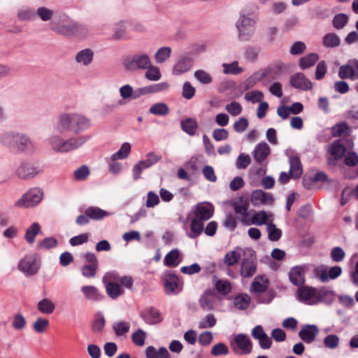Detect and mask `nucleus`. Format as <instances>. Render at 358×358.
Wrapping results in <instances>:
<instances>
[{"instance_id": "f257e3e1", "label": "nucleus", "mask_w": 358, "mask_h": 358, "mask_svg": "<svg viewBox=\"0 0 358 358\" xmlns=\"http://www.w3.org/2000/svg\"><path fill=\"white\" fill-rule=\"evenodd\" d=\"M91 127L90 120L78 113H64L58 118L56 130L59 133L71 131L78 134Z\"/></svg>"}, {"instance_id": "f03ea898", "label": "nucleus", "mask_w": 358, "mask_h": 358, "mask_svg": "<svg viewBox=\"0 0 358 358\" xmlns=\"http://www.w3.org/2000/svg\"><path fill=\"white\" fill-rule=\"evenodd\" d=\"M214 213V207L208 203H199L193 208L194 217L190 221V231L187 235L194 239L203 231L204 222L210 219Z\"/></svg>"}, {"instance_id": "7ed1b4c3", "label": "nucleus", "mask_w": 358, "mask_h": 358, "mask_svg": "<svg viewBox=\"0 0 358 358\" xmlns=\"http://www.w3.org/2000/svg\"><path fill=\"white\" fill-rule=\"evenodd\" d=\"M89 138L88 136H78L64 140L60 136L55 135L49 139V142L55 152L66 153L80 148Z\"/></svg>"}, {"instance_id": "20e7f679", "label": "nucleus", "mask_w": 358, "mask_h": 358, "mask_svg": "<svg viewBox=\"0 0 358 358\" xmlns=\"http://www.w3.org/2000/svg\"><path fill=\"white\" fill-rule=\"evenodd\" d=\"M256 10H257V8L255 6L252 13H249L246 9L242 10L240 18L236 22L240 40L249 41L255 33L257 21Z\"/></svg>"}, {"instance_id": "39448f33", "label": "nucleus", "mask_w": 358, "mask_h": 358, "mask_svg": "<svg viewBox=\"0 0 358 358\" xmlns=\"http://www.w3.org/2000/svg\"><path fill=\"white\" fill-rule=\"evenodd\" d=\"M230 347L236 355L244 356L252 352L253 344L249 336L245 334H238L231 340Z\"/></svg>"}, {"instance_id": "423d86ee", "label": "nucleus", "mask_w": 358, "mask_h": 358, "mask_svg": "<svg viewBox=\"0 0 358 358\" xmlns=\"http://www.w3.org/2000/svg\"><path fill=\"white\" fill-rule=\"evenodd\" d=\"M43 192L38 188H32L28 190L14 204L15 207L20 208H33L42 200Z\"/></svg>"}, {"instance_id": "0eeeda50", "label": "nucleus", "mask_w": 358, "mask_h": 358, "mask_svg": "<svg viewBox=\"0 0 358 358\" xmlns=\"http://www.w3.org/2000/svg\"><path fill=\"white\" fill-rule=\"evenodd\" d=\"M125 69L129 71L145 70L151 65V60L145 54H136L126 57L123 61Z\"/></svg>"}, {"instance_id": "6e6552de", "label": "nucleus", "mask_w": 358, "mask_h": 358, "mask_svg": "<svg viewBox=\"0 0 358 358\" xmlns=\"http://www.w3.org/2000/svg\"><path fill=\"white\" fill-rule=\"evenodd\" d=\"M43 172L42 166L29 161H24L17 167L15 174L22 180H30Z\"/></svg>"}, {"instance_id": "1a4fd4ad", "label": "nucleus", "mask_w": 358, "mask_h": 358, "mask_svg": "<svg viewBox=\"0 0 358 358\" xmlns=\"http://www.w3.org/2000/svg\"><path fill=\"white\" fill-rule=\"evenodd\" d=\"M231 206L236 215V218L239 220L243 225H246L250 216V212L249 211V199L247 196H240L232 202Z\"/></svg>"}, {"instance_id": "9d476101", "label": "nucleus", "mask_w": 358, "mask_h": 358, "mask_svg": "<svg viewBox=\"0 0 358 358\" xmlns=\"http://www.w3.org/2000/svg\"><path fill=\"white\" fill-rule=\"evenodd\" d=\"M296 298L306 304L313 305L321 300V295L316 288L303 286L297 289Z\"/></svg>"}, {"instance_id": "9b49d317", "label": "nucleus", "mask_w": 358, "mask_h": 358, "mask_svg": "<svg viewBox=\"0 0 358 358\" xmlns=\"http://www.w3.org/2000/svg\"><path fill=\"white\" fill-rule=\"evenodd\" d=\"M40 268V264L35 255H26L20 261L18 269L27 275L36 274Z\"/></svg>"}, {"instance_id": "f8f14e48", "label": "nucleus", "mask_w": 358, "mask_h": 358, "mask_svg": "<svg viewBox=\"0 0 358 358\" xmlns=\"http://www.w3.org/2000/svg\"><path fill=\"white\" fill-rule=\"evenodd\" d=\"M338 76L341 79H358V60H351L348 64L341 66Z\"/></svg>"}, {"instance_id": "ddd939ff", "label": "nucleus", "mask_w": 358, "mask_h": 358, "mask_svg": "<svg viewBox=\"0 0 358 358\" xmlns=\"http://www.w3.org/2000/svg\"><path fill=\"white\" fill-rule=\"evenodd\" d=\"M320 329L315 324H304L299 331V337L305 343L310 344L316 341Z\"/></svg>"}, {"instance_id": "4468645a", "label": "nucleus", "mask_w": 358, "mask_h": 358, "mask_svg": "<svg viewBox=\"0 0 358 358\" xmlns=\"http://www.w3.org/2000/svg\"><path fill=\"white\" fill-rule=\"evenodd\" d=\"M252 336L257 340L262 349H269L272 345V339L264 331L261 325L255 326L251 332Z\"/></svg>"}, {"instance_id": "2eb2a0df", "label": "nucleus", "mask_w": 358, "mask_h": 358, "mask_svg": "<svg viewBox=\"0 0 358 358\" xmlns=\"http://www.w3.org/2000/svg\"><path fill=\"white\" fill-rule=\"evenodd\" d=\"M217 299V294L213 289H206L200 296L199 303L205 311H210L214 309Z\"/></svg>"}, {"instance_id": "dca6fc26", "label": "nucleus", "mask_w": 358, "mask_h": 358, "mask_svg": "<svg viewBox=\"0 0 358 358\" xmlns=\"http://www.w3.org/2000/svg\"><path fill=\"white\" fill-rule=\"evenodd\" d=\"M164 288L167 294H177L181 292L182 285L178 277L174 273H169L164 280Z\"/></svg>"}, {"instance_id": "f3484780", "label": "nucleus", "mask_w": 358, "mask_h": 358, "mask_svg": "<svg viewBox=\"0 0 358 358\" xmlns=\"http://www.w3.org/2000/svg\"><path fill=\"white\" fill-rule=\"evenodd\" d=\"M273 216L271 213H267L265 210H260L259 212L255 213L250 216L246 225L250 226L252 224L261 226L264 224H267L271 222H273Z\"/></svg>"}, {"instance_id": "a211bd4d", "label": "nucleus", "mask_w": 358, "mask_h": 358, "mask_svg": "<svg viewBox=\"0 0 358 358\" xmlns=\"http://www.w3.org/2000/svg\"><path fill=\"white\" fill-rule=\"evenodd\" d=\"M290 85L298 90L308 91L312 89L310 80L302 73H296L290 77Z\"/></svg>"}, {"instance_id": "6ab92c4d", "label": "nucleus", "mask_w": 358, "mask_h": 358, "mask_svg": "<svg viewBox=\"0 0 358 358\" xmlns=\"http://www.w3.org/2000/svg\"><path fill=\"white\" fill-rule=\"evenodd\" d=\"M274 199L271 193L262 189H256L252 193L251 202L254 206L271 205Z\"/></svg>"}, {"instance_id": "aec40b11", "label": "nucleus", "mask_w": 358, "mask_h": 358, "mask_svg": "<svg viewBox=\"0 0 358 358\" xmlns=\"http://www.w3.org/2000/svg\"><path fill=\"white\" fill-rule=\"evenodd\" d=\"M257 271V262L255 257L251 255L247 258H244L241 266V274L244 278L252 276Z\"/></svg>"}, {"instance_id": "412c9836", "label": "nucleus", "mask_w": 358, "mask_h": 358, "mask_svg": "<svg viewBox=\"0 0 358 358\" xmlns=\"http://www.w3.org/2000/svg\"><path fill=\"white\" fill-rule=\"evenodd\" d=\"M141 317L148 324H155L161 322L162 320L160 312L153 307L146 308L142 310Z\"/></svg>"}, {"instance_id": "4be33fe9", "label": "nucleus", "mask_w": 358, "mask_h": 358, "mask_svg": "<svg viewBox=\"0 0 358 358\" xmlns=\"http://www.w3.org/2000/svg\"><path fill=\"white\" fill-rule=\"evenodd\" d=\"M193 66V59L187 56H182L178 59L173 67L172 73L179 76L189 71Z\"/></svg>"}, {"instance_id": "5701e85b", "label": "nucleus", "mask_w": 358, "mask_h": 358, "mask_svg": "<svg viewBox=\"0 0 358 358\" xmlns=\"http://www.w3.org/2000/svg\"><path fill=\"white\" fill-rule=\"evenodd\" d=\"M106 286V290L109 296L113 299H115L120 296L122 295L124 292V289L119 283L109 278L106 281H103Z\"/></svg>"}, {"instance_id": "b1692460", "label": "nucleus", "mask_w": 358, "mask_h": 358, "mask_svg": "<svg viewBox=\"0 0 358 358\" xmlns=\"http://www.w3.org/2000/svg\"><path fill=\"white\" fill-rule=\"evenodd\" d=\"M290 281L296 286L301 287L305 282V268L301 266L292 267L289 273Z\"/></svg>"}, {"instance_id": "393cba45", "label": "nucleus", "mask_w": 358, "mask_h": 358, "mask_svg": "<svg viewBox=\"0 0 358 358\" xmlns=\"http://www.w3.org/2000/svg\"><path fill=\"white\" fill-rule=\"evenodd\" d=\"M109 278L116 280V282L119 283L122 287H124L127 289L132 288L134 281L131 276H120L115 272H108L103 275L102 280L106 281Z\"/></svg>"}, {"instance_id": "a878e982", "label": "nucleus", "mask_w": 358, "mask_h": 358, "mask_svg": "<svg viewBox=\"0 0 358 358\" xmlns=\"http://www.w3.org/2000/svg\"><path fill=\"white\" fill-rule=\"evenodd\" d=\"M271 152L270 147L265 142L257 144L253 151V156L256 162L259 164L263 162Z\"/></svg>"}, {"instance_id": "bb28decb", "label": "nucleus", "mask_w": 358, "mask_h": 358, "mask_svg": "<svg viewBox=\"0 0 358 358\" xmlns=\"http://www.w3.org/2000/svg\"><path fill=\"white\" fill-rule=\"evenodd\" d=\"M81 292L87 300L92 301H99L104 297L98 289L92 285L83 286Z\"/></svg>"}, {"instance_id": "cd10ccee", "label": "nucleus", "mask_w": 358, "mask_h": 358, "mask_svg": "<svg viewBox=\"0 0 358 358\" xmlns=\"http://www.w3.org/2000/svg\"><path fill=\"white\" fill-rule=\"evenodd\" d=\"M18 134L19 132L13 131L4 132L0 136L1 144L9 150H13Z\"/></svg>"}, {"instance_id": "c85d7f7f", "label": "nucleus", "mask_w": 358, "mask_h": 358, "mask_svg": "<svg viewBox=\"0 0 358 358\" xmlns=\"http://www.w3.org/2000/svg\"><path fill=\"white\" fill-rule=\"evenodd\" d=\"M180 255V252L176 248L171 250L164 257V264L169 267L177 266L182 262Z\"/></svg>"}, {"instance_id": "c756f323", "label": "nucleus", "mask_w": 358, "mask_h": 358, "mask_svg": "<svg viewBox=\"0 0 358 358\" xmlns=\"http://www.w3.org/2000/svg\"><path fill=\"white\" fill-rule=\"evenodd\" d=\"M320 56L317 53H309L299 59V66L301 69L305 70L313 66L319 60Z\"/></svg>"}, {"instance_id": "7c9ffc66", "label": "nucleus", "mask_w": 358, "mask_h": 358, "mask_svg": "<svg viewBox=\"0 0 358 358\" xmlns=\"http://www.w3.org/2000/svg\"><path fill=\"white\" fill-rule=\"evenodd\" d=\"M289 174L292 178H299L302 173V166L300 159L297 156L289 157Z\"/></svg>"}, {"instance_id": "2f4dec72", "label": "nucleus", "mask_w": 358, "mask_h": 358, "mask_svg": "<svg viewBox=\"0 0 358 358\" xmlns=\"http://www.w3.org/2000/svg\"><path fill=\"white\" fill-rule=\"evenodd\" d=\"M94 52L90 48H86L78 52L76 56V61L77 63L84 66H88L93 60Z\"/></svg>"}, {"instance_id": "473e14b6", "label": "nucleus", "mask_w": 358, "mask_h": 358, "mask_svg": "<svg viewBox=\"0 0 358 358\" xmlns=\"http://www.w3.org/2000/svg\"><path fill=\"white\" fill-rule=\"evenodd\" d=\"M268 281L264 276L258 275L251 284V291L256 294H261L266 291Z\"/></svg>"}, {"instance_id": "72a5a7b5", "label": "nucleus", "mask_w": 358, "mask_h": 358, "mask_svg": "<svg viewBox=\"0 0 358 358\" xmlns=\"http://www.w3.org/2000/svg\"><path fill=\"white\" fill-rule=\"evenodd\" d=\"M181 129L189 136L196 134L198 129L197 121L194 118H185L180 122Z\"/></svg>"}, {"instance_id": "f704fd0d", "label": "nucleus", "mask_w": 358, "mask_h": 358, "mask_svg": "<svg viewBox=\"0 0 358 358\" xmlns=\"http://www.w3.org/2000/svg\"><path fill=\"white\" fill-rule=\"evenodd\" d=\"M85 213L90 217V220H100L110 215L108 212L96 206L87 208Z\"/></svg>"}, {"instance_id": "c9c22d12", "label": "nucleus", "mask_w": 358, "mask_h": 358, "mask_svg": "<svg viewBox=\"0 0 358 358\" xmlns=\"http://www.w3.org/2000/svg\"><path fill=\"white\" fill-rule=\"evenodd\" d=\"M20 140L21 143L18 150L19 152L31 154L35 151L36 145L28 136L22 133Z\"/></svg>"}, {"instance_id": "e433bc0d", "label": "nucleus", "mask_w": 358, "mask_h": 358, "mask_svg": "<svg viewBox=\"0 0 358 358\" xmlns=\"http://www.w3.org/2000/svg\"><path fill=\"white\" fill-rule=\"evenodd\" d=\"M37 309L43 314L50 315L55 309V304L50 299L44 298L38 302Z\"/></svg>"}, {"instance_id": "4c0bfd02", "label": "nucleus", "mask_w": 358, "mask_h": 358, "mask_svg": "<svg viewBox=\"0 0 358 358\" xmlns=\"http://www.w3.org/2000/svg\"><path fill=\"white\" fill-rule=\"evenodd\" d=\"M346 149L340 140L333 142L329 148V152L336 159H341Z\"/></svg>"}, {"instance_id": "58836bf2", "label": "nucleus", "mask_w": 358, "mask_h": 358, "mask_svg": "<svg viewBox=\"0 0 358 358\" xmlns=\"http://www.w3.org/2000/svg\"><path fill=\"white\" fill-rule=\"evenodd\" d=\"M341 43L340 37L335 33H328L322 37V44L325 48H334Z\"/></svg>"}, {"instance_id": "ea45409f", "label": "nucleus", "mask_w": 358, "mask_h": 358, "mask_svg": "<svg viewBox=\"0 0 358 358\" xmlns=\"http://www.w3.org/2000/svg\"><path fill=\"white\" fill-rule=\"evenodd\" d=\"M41 228L38 222H34L26 230L24 238L29 244H32L35 241V237L41 232Z\"/></svg>"}, {"instance_id": "a19ab883", "label": "nucleus", "mask_w": 358, "mask_h": 358, "mask_svg": "<svg viewBox=\"0 0 358 358\" xmlns=\"http://www.w3.org/2000/svg\"><path fill=\"white\" fill-rule=\"evenodd\" d=\"M74 29V22L69 24H62L52 27V29L56 33L64 36H73Z\"/></svg>"}, {"instance_id": "79ce46f5", "label": "nucleus", "mask_w": 358, "mask_h": 358, "mask_svg": "<svg viewBox=\"0 0 358 358\" xmlns=\"http://www.w3.org/2000/svg\"><path fill=\"white\" fill-rule=\"evenodd\" d=\"M250 297L248 294H239L234 298V303L236 308L245 310L250 303Z\"/></svg>"}, {"instance_id": "37998d69", "label": "nucleus", "mask_w": 358, "mask_h": 358, "mask_svg": "<svg viewBox=\"0 0 358 358\" xmlns=\"http://www.w3.org/2000/svg\"><path fill=\"white\" fill-rule=\"evenodd\" d=\"M131 152V145L129 143H124L119 150L112 155L111 160L124 159L128 157Z\"/></svg>"}, {"instance_id": "c03bdc74", "label": "nucleus", "mask_w": 358, "mask_h": 358, "mask_svg": "<svg viewBox=\"0 0 358 358\" xmlns=\"http://www.w3.org/2000/svg\"><path fill=\"white\" fill-rule=\"evenodd\" d=\"M149 112L153 115L164 116L169 113V108L164 103H157L150 108Z\"/></svg>"}, {"instance_id": "a18cd8bd", "label": "nucleus", "mask_w": 358, "mask_h": 358, "mask_svg": "<svg viewBox=\"0 0 358 358\" xmlns=\"http://www.w3.org/2000/svg\"><path fill=\"white\" fill-rule=\"evenodd\" d=\"M112 327L115 335L120 336L129 332L130 329V324L127 322L120 321L115 322Z\"/></svg>"}, {"instance_id": "49530a36", "label": "nucleus", "mask_w": 358, "mask_h": 358, "mask_svg": "<svg viewBox=\"0 0 358 358\" xmlns=\"http://www.w3.org/2000/svg\"><path fill=\"white\" fill-rule=\"evenodd\" d=\"M268 238L272 241L280 240L282 236V231L277 228L272 222L267 225Z\"/></svg>"}, {"instance_id": "de8ad7c7", "label": "nucleus", "mask_w": 358, "mask_h": 358, "mask_svg": "<svg viewBox=\"0 0 358 358\" xmlns=\"http://www.w3.org/2000/svg\"><path fill=\"white\" fill-rule=\"evenodd\" d=\"M171 53V48L170 47L160 48L155 55V59L157 63H163L168 59Z\"/></svg>"}, {"instance_id": "09e8293b", "label": "nucleus", "mask_w": 358, "mask_h": 358, "mask_svg": "<svg viewBox=\"0 0 358 358\" xmlns=\"http://www.w3.org/2000/svg\"><path fill=\"white\" fill-rule=\"evenodd\" d=\"M105 323L106 320L102 313H96L92 324V331L94 333L101 332L105 326Z\"/></svg>"}, {"instance_id": "8fccbe9b", "label": "nucleus", "mask_w": 358, "mask_h": 358, "mask_svg": "<svg viewBox=\"0 0 358 358\" xmlns=\"http://www.w3.org/2000/svg\"><path fill=\"white\" fill-rule=\"evenodd\" d=\"M147 71L145 73V77L149 80L157 81L161 77L162 74L159 69L157 66H152V64L146 69Z\"/></svg>"}, {"instance_id": "3c124183", "label": "nucleus", "mask_w": 358, "mask_h": 358, "mask_svg": "<svg viewBox=\"0 0 358 358\" xmlns=\"http://www.w3.org/2000/svg\"><path fill=\"white\" fill-rule=\"evenodd\" d=\"M348 22V16L345 13H339L336 15L332 20V24L336 29H343Z\"/></svg>"}, {"instance_id": "603ef678", "label": "nucleus", "mask_w": 358, "mask_h": 358, "mask_svg": "<svg viewBox=\"0 0 358 358\" xmlns=\"http://www.w3.org/2000/svg\"><path fill=\"white\" fill-rule=\"evenodd\" d=\"M217 322V320L214 315L208 314L199 322L198 327L200 329L213 327Z\"/></svg>"}, {"instance_id": "864d4df0", "label": "nucleus", "mask_w": 358, "mask_h": 358, "mask_svg": "<svg viewBox=\"0 0 358 358\" xmlns=\"http://www.w3.org/2000/svg\"><path fill=\"white\" fill-rule=\"evenodd\" d=\"M215 287L217 292L222 295L228 294L231 289L230 282L223 280H217L215 282Z\"/></svg>"}, {"instance_id": "5fc2aeb1", "label": "nucleus", "mask_w": 358, "mask_h": 358, "mask_svg": "<svg viewBox=\"0 0 358 358\" xmlns=\"http://www.w3.org/2000/svg\"><path fill=\"white\" fill-rule=\"evenodd\" d=\"M241 259V255L235 250L228 252L224 257V263L228 266H231L238 262Z\"/></svg>"}, {"instance_id": "6e6d98bb", "label": "nucleus", "mask_w": 358, "mask_h": 358, "mask_svg": "<svg viewBox=\"0 0 358 358\" xmlns=\"http://www.w3.org/2000/svg\"><path fill=\"white\" fill-rule=\"evenodd\" d=\"M145 338L146 333L141 329L135 331L131 335L132 342L137 346H143Z\"/></svg>"}, {"instance_id": "4d7b16f0", "label": "nucleus", "mask_w": 358, "mask_h": 358, "mask_svg": "<svg viewBox=\"0 0 358 358\" xmlns=\"http://www.w3.org/2000/svg\"><path fill=\"white\" fill-rule=\"evenodd\" d=\"M48 326L49 321L47 319L38 317L33 324V329L36 332L43 334L45 331Z\"/></svg>"}, {"instance_id": "13d9d810", "label": "nucleus", "mask_w": 358, "mask_h": 358, "mask_svg": "<svg viewBox=\"0 0 358 358\" xmlns=\"http://www.w3.org/2000/svg\"><path fill=\"white\" fill-rule=\"evenodd\" d=\"M349 127L345 122L336 124L332 127L331 134L334 136H342L348 133Z\"/></svg>"}, {"instance_id": "bf43d9fd", "label": "nucleus", "mask_w": 358, "mask_h": 358, "mask_svg": "<svg viewBox=\"0 0 358 358\" xmlns=\"http://www.w3.org/2000/svg\"><path fill=\"white\" fill-rule=\"evenodd\" d=\"M264 99V94L259 90H253L248 92L245 95V99L248 101H250L253 103L257 102H262V100Z\"/></svg>"}, {"instance_id": "052dcab7", "label": "nucleus", "mask_w": 358, "mask_h": 358, "mask_svg": "<svg viewBox=\"0 0 358 358\" xmlns=\"http://www.w3.org/2000/svg\"><path fill=\"white\" fill-rule=\"evenodd\" d=\"M223 71L226 74H239L243 71L242 68L238 66L237 62L231 64H223Z\"/></svg>"}, {"instance_id": "680f3d73", "label": "nucleus", "mask_w": 358, "mask_h": 358, "mask_svg": "<svg viewBox=\"0 0 358 358\" xmlns=\"http://www.w3.org/2000/svg\"><path fill=\"white\" fill-rule=\"evenodd\" d=\"M195 78L204 85L210 84L213 81L211 76L203 70H197L194 72Z\"/></svg>"}, {"instance_id": "e2e57ef3", "label": "nucleus", "mask_w": 358, "mask_h": 358, "mask_svg": "<svg viewBox=\"0 0 358 358\" xmlns=\"http://www.w3.org/2000/svg\"><path fill=\"white\" fill-rule=\"evenodd\" d=\"M90 234L89 233L80 234L70 238L69 243L71 246H77L87 243Z\"/></svg>"}, {"instance_id": "0e129e2a", "label": "nucleus", "mask_w": 358, "mask_h": 358, "mask_svg": "<svg viewBox=\"0 0 358 358\" xmlns=\"http://www.w3.org/2000/svg\"><path fill=\"white\" fill-rule=\"evenodd\" d=\"M339 338L337 335L329 334L324 338V345L329 349H335L338 346Z\"/></svg>"}, {"instance_id": "69168bd1", "label": "nucleus", "mask_w": 358, "mask_h": 358, "mask_svg": "<svg viewBox=\"0 0 358 358\" xmlns=\"http://www.w3.org/2000/svg\"><path fill=\"white\" fill-rule=\"evenodd\" d=\"M90 173L89 168L85 165H83L74 171L73 175L76 180L81 181L86 180Z\"/></svg>"}, {"instance_id": "338daca9", "label": "nucleus", "mask_w": 358, "mask_h": 358, "mask_svg": "<svg viewBox=\"0 0 358 358\" xmlns=\"http://www.w3.org/2000/svg\"><path fill=\"white\" fill-rule=\"evenodd\" d=\"M35 15L43 21H48L52 19L53 11L46 7H39Z\"/></svg>"}, {"instance_id": "774afa93", "label": "nucleus", "mask_w": 358, "mask_h": 358, "mask_svg": "<svg viewBox=\"0 0 358 358\" xmlns=\"http://www.w3.org/2000/svg\"><path fill=\"white\" fill-rule=\"evenodd\" d=\"M98 268V266L84 264L82 266L80 271L84 277L87 278H92L96 276Z\"/></svg>"}]
</instances>
